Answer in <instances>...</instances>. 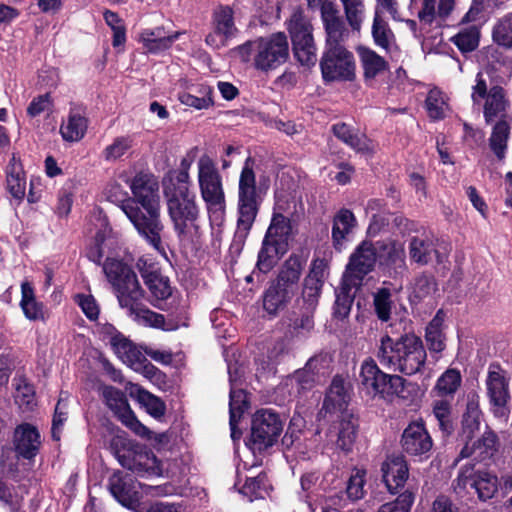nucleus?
Wrapping results in <instances>:
<instances>
[{
    "label": "nucleus",
    "instance_id": "nucleus-1",
    "mask_svg": "<svg viewBox=\"0 0 512 512\" xmlns=\"http://www.w3.org/2000/svg\"><path fill=\"white\" fill-rule=\"evenodd\" d=\"M375 356L384 368L406 376L421 372L427 359L423 341L414 332H386L380 337Z\"/></svg>",
    "mask_w": 512,
    "mask_h": 512
},
{
    "label": "nucleus",
    "instance_id": "nucleus-2",
    "mask_svg": "<svg viewBox=\"0 0 512 512\" xmlns=\"http://www.w3.org/2000/svg\"><path fill=\"white\" fill-rule=\"evenodd\" d=\"M255 159L247 157L238 181L237 196V220L236 230L230 245V249L240 252L253 228V225L260 212L263 202V195L266 193L262 180L257 186L256 174L254 171Z\"/></svg>",
    "mask_w": 512,
    "mask_h": 512
},
{
    "label": "nucleus",
    "instance_id": "nucleus-3",
    "mask_svg": "<svg viewBox=\"0 0 512 512\" xmlns=\"http://www.w3.org/2000/svg\"><path fill=\"white\" fill-rule=\"evenodd\" d=\"M189 178L187 169H180L162 181L168 214L178 237L184 236L189 228L198 229L200 210L195 193L189 189Z\"/></svg>",
    "mask_w": 512,
    "mask_h": 512
},
{
    "label": "nucleus",
    "instance_id": "nucleus-4",
    "mask_svg": "<svg viewBox=\"0 0 512 512\" xmlns=\"http://www.w3.org/2000/svg\"><path fill=\"white\" fill-rule=\"evenodd\" d=\"M292 223L282 213H274L258 251L254 274H268L289 250Z\"/></svg>",
    "mask_w": 512,
    "mask_h": 512
},
{
    "label": "nucleus",
    "instance_id": "nucleus-5",
    "mask_svg": "<svg viewBox=\"0 0 512 512\" xmlns=\"http://www.w3.org/2000/svg\"><path fill=\"white\" fill-rule=\"evenodd\" d=\"M238 49L244 61L252 56L254 68L262 72L275 70L289 59V43L284 32L247 41Z\"/></svg>",
    "mask_w": 512,
    "mask_h": 512
},
{
    "label": "nucleus",
    "instance_id": "nucleus-6",
    "mask_svg": "<svg viewBox=\"0 0 512 512\" xmlns=\"http://www.w3.org/2000/svg\"><path fill=\"white\" fill-rule=\"evenodd\" d=\"M121 209L144 242L168 259L166 247L162 241L164 224L160 217V207L140 208L133 200H123Z\"/></svg>",
    "mask_w": 512,
    "mask_h": 512
},
{
    "label": "nucleus",
    "instance_id": "nucleus-7",
    "mask_svg": "<svg viewBox=\"0 0 512 512\" xmlns=\"http://www.w3.org/2000/svg\"><path fill=\"white\" fill-rule=\"evenodd\" d=\"M103 271L115 290L121 308L133 307V303L144 298L137 275L127 263L115 258H107L103 263Z\"/></svg>",
    "mask_w": 512,
    "mask_h": 512
},
{
    "label": "nucleus",
    "instance_id": "nucleus-8",
    "mask_svg": "<svg viewBox=\"0 0 512 512\" xmlns=\"http://www.w3.org/2000/svg\"><path fill=\"white\" fill-rule=\"evenodd\" d=\"M198 184L208 213L222 216L226 210V196L222 176L216 163L208 155L198 160Z\"/></svg>",
    "mask_w": 512,
    "mask_h": 512
},
{
    "label": "nucleus",
    "instance_id": "nucleus-9",
    "mask_svg": "<svg viewBox=\"0 0 512 512\" xmlns=\"http://www.w3.org/2000/svg\"><path fill=\"white\" fill-rule=\"evenodd\" d=\"M359 377L363 389L368 394L378 395L383 399L400 395L406 382L398 374H388L382 371L371 357L362 362Z\"/></svg>",
    "mask_w": 512,
    "mask_h": 512
},
{
    "label": "nucleus",
    "instance_id": "nucleus-10",
    "mask_svg": "<svg viewBox=\"0 0 512 512\" xmlns=\"http://www.w3.org/2000/svg\"><path fill=\"white\" fill-rule=\"evenodd\" d=\"M283 431L280 415L272 409H259L252 416L251 434L246 445L253 451L263 452L272 447Z\"/></svg>",
    "mask_w": 512,
    "mask_h": 512
},
{
    "label": "nucleus",
    "instance_id": "nucleus-11",
    "mask_svg": "<svg viewBox=\"0 0 512 512\" xmlns=\"http://www.w3.org/2000/svg\"><path fill=\"white\" fill-rule=\"evenodd\" d=\"M319 66L324 83L350 82L356 78L354 55L345 46L324 47Z\"/></svg>",
    "mask_w": 512,
    "mask_h": 512
},
{
    "label": "nucleus",
    "instance_id": "nucleus-12",
    "mask_svg": "<svg viewBox=\"0 0 512 512\" xmlns=\"http://www.w3.org/2000/svg\"><path fill=\"white\" fill-rule=\"evenodd\" d=\"M476 83L472 87V100L474 104L483 102V116L487 124L496 119L506 120L510 108V101L506 91L499 85L488 89L487 83L481 73L476 76Z\"/></svg>",
    "mask_w": 512,
    "mask_h": 512
},
{
    "label": "nucleus",
    "instance_id": "nucleus-13",
    "mask_svg": "<svg viewBox=\"0 0 512 512\" xmlns=\"http://www.w3.org/2000/svg\"><path fill=\"white\" fill-rule=\"evenodd\" d=\"M498 489V481L495 475L484 471H475L473 465H465L461 468L456 479L454 490L461 494L472 492L478 495L482 501L491 499Z\"/></svg>",
    "mask_w": 512,
    "mask_h": 512
},
{
    "label": "nucleus",
    "instance_id": "nucleus-14",
    "mask_svg": "<svg viewBox=\"0 0 512 512\" xmlns=\"http://www.w3.org/2000/svg\"><path fill=\"white\" fill-rule=\"evenodd\" d=\"M487 395L491 404L492 413L496 418L507 421L510 409L509 380L505 371L499 365H490L486 379Z\"/></svg>",
    "mask_w": 512,
    "mask_h": 512
},
{
    "label": "nucleus",
    "instance_id": "nucleus-15",
    "mask_svg": "<svg viewBox=\"0 0 512 512\" xmlns=\"http://www.w3.org/2000/svg\"><path fill=\"white\" fill-rule=\"evenodd\" d=\"M376 264H378L376 243L363 240L350 255L343 277L354 284L362 285L364 278L374 270Z\"/></svg>",
    "mask_w": 512,
    "mask_h": 512
},
{
    "label": "nucleus",
    "instance_id": "nucleus-16",
    "mask_svg": "<svg viewBox=\"0 0 512 512\" xmlns=\"http://www.w3.org/2000/svg\"><path fill=\"white\" fill-rule=\"evenodd\" d=\"M378 268L390 278L396 279L407 270L404 245L396 240L376 241Z\"/></svg>",
    "mask_w": 512,
    "mask_h": 512
},
{
    "label": "nucleus",
    "instance_id": "nucleus-17",
    "mask_svg": "<svg viewBox=\"0 0 512 512\" xmlns=\"http://www.w3.org/2000/svg\"><path fill=\"white\" fill-rule=\"evenodd\" d=\"M400 445L403 452L411 457H418L419 460L429 457L433 441L421 418L411 421L403 430Z\"/></svg>",
    "mask_w": 512,
    "mask_h": 512
},
{
    "label": "nucleus",
    "instance_id": "nucleus-18",
    "mask_svg": "<svg viewBox=\"0 0 512 512\" xmlns=\"http://www.w3.org/2000/svg\"><path fill=\"white\" fill-rule=\"evenodd\" d=\"M329 264L325 258H315L310 264V269L303 281L302 299L304 306L310 310H316L322 288L329 272Z\"/></svg>",
    "mask_w": 512,
    "mask_h": 512
},
{
    "label": "nucleus",
    "instance_id": "nucleus-19",
    "mask_svg": "<svg viewBox=\"0 0 512 512\" xmlns=\"http://www.w3.org/2000/svg\"><path fill=\"white\" fill-rule=\"evenodd\" d=\"M13 450L18 459L33 461L41 448V435L38 428L28 422L18 424L12 437Z\"/></svg>",
    "mask_w": 512,
    "mask_h": 512
},
{
    "label": "nucleus",
    "instance_id": "nucleus-20",
    "mask_svg": "<svg viewBox=\"0 0 512 512\" xmlns=\"http://www.w3.org/2000/svg\"><path fill=\"white\" fill-rule=\"evenodd\" d=\"M133 197L125 200H133L140 208L160 207L159 183L151 173L138 172L130 183Z\"/></svg>",
    "mask_w": 512,
    "mask_h": 512
},
{
    "label": "nucleus",
    "instance_id": "nucleus-21",
    "mask_svg": "<svg viewBox=\"0 0 512 512\" xmlns=\"http://www.w3.org/2000/svg\"><path fill=\"white\" fill-rule=\"evenodd\" d=\"M382 480L391 494H397L409 477V467L405 456L392 453L381 464Z\"/></svg>",
    "mask_w": 512,
    "mask_h": 512
},
{
    "label": "nucleus",
    "instance_id": "nucleus-22",
    "mask_svg": "<svg viewBox=\"0 0 512 512\" xmlns=\"http://www.w3.org/2000/svg\"><path fill=\"white\" fill-rule=\"evenodd\" d=\"M333 3H323L321 6V19L325 30V46H344L348 30L342 17Z\"/></svg>",
    "mask_w": 512,
    "mask_h": 512
},
{
    "label": "nucleus",
    "instance_id": "nucleus-23",
    "mask_svg": "<svg viewBox=\"0 0 512 512\" xmlns=\"http://www.w3.org/2000/svg\"><path fill=\"white\" fill-rule=\"evenodd\" d=\"M333 135L358 154L373 155V141L365 133L345 122H337L331 126Z\"/></svg>",
    "mask_w": 512,
    "mask_h": 512
},
{
    "label": "nucleus",
    "instance_id": "nucleus-24",
    "mask_svg": "<svg viewBox=\"0 0 512 512\" xmlns=\"http://www.w3.org/2000/svg\"><path fill=\"white\" fill-rule=\"evenodd\" d=\"M182 32H168L163 26L147 28L139 35V42L147 53L159 54L170 49Z\"/></svg>",
    "mask_w": 512,
    "mask_h": 512
},
{
    "label": "nucleus",
    "instance_id": "nucleus-25",
    "mask_svg": "<svg viewBox=\"0 0 512 512\" xmlns=\"http://www.w3.org/2000/svg\"><path fill=\"white\" fill-rule=\"evenodd\" d=\"M349 403V395L345 387V380L341 375H335L331 384L325 394L322 408L319 412L320 415L336 414L343 416L344 412H349L347 406Z\"/></svg>",
    "mask_w": 512,
    "mask_h": 512
},
{
    "label": "nucleus",
    "instance_id": "nucleus-26",
    "mask_svg": "<svg viewBox=\"0 0 512 512\" xmlns=\"http://www.w3.org/2000/svg\"><path fill=\"white\" fill-rule=\"evenodd\" d=\"M357 225L354 213L347 208H341L333 217L331 239L332 246L341 252L348 241V236Z\"/></svg>",
    "mask_w": 512,
    "mask_h": 512
},
{
    "label": "nucleus",
    "instance_id": "nucleus-27",
    "mask_svg": "<svg viewBox=\"0 0 512 512\" xmlns=\"http://www.w3.org/2000/svg\"><path fill=\"white\" fill-rule=\"evenodd\" d=\"M286 26L291 43L315 41L313 25L301 7L294 9L290 18L286 21Z\"/></svg>",
    "mask_w": 512,
    "mask_h": 512
},
{
    "label": "nucleus",
    "instance_id": "nucleus-28",
    "mask_svg": "<svg viewBox=\"0 0 512 512\" xmlns=\"http://www.w3.org/2000/svg\"><path fill=\"white\" fill-rule=\"evenodd\" d=\"M294 290L281 285L278 282L272 283L263 294V308L271 316H276L280 310L286 308L292 299Z\"/></svg>",
    "mask_w": 512,
    "mask_h": 512
},
{
    "label": "nucleus",
    "instance_id": "nucleus-29",
    "mask_svg": "<svg viewBox=\"0 0 512 512\" xmlns=\"http://www.w3.org/2000/svg\"><path fill=\"white\" fill-rule=\"evenodd\" d=\"M464 441L465 445L460 451L461 458L472 456L474 460L485 461L486 459L491 458L496 451L497 437L491 431L485 432L482 438L477 442H473L471 446L469 445L471 440Z\"/></svg>",
    "mask_w": 512,
    "mask_h": 512
},
{
    "label": "nucleus",
    "instance_id": "nucleus-30",
    "mask_svg": "<svg viewBox=\"0 0 512 512\" xmlns=\"http://www.w3.org/2000/svg\"><path fill=\"white\" fill-rule=\"evenodd\" d=\"M481 411L479 408V396L475 392L467 394L466 409L462 418V439L472 440L479 430Z\"/></svg>",
    "mask_w": 512,
    "mask_h": 512
},
{
    "label": "nucleus",
    "instance_id": "nucleus-31",
    "mask_svg": "<svg viewBox=\"0 0 512 512\" xmlns=\"http://www.w3.org/2000/svg\"><path fill=\"white\" fill-rule=\"evenodd\" d=\"M6 188L10 195L21 202L26 195V176L22 164L13 155L6 168Z\"/></svg>",
    "mask_w": 512,
    "mask_h": 512
},
{
    "label": "nucleus",
    "instance_id": "nucleus-32",
    "mask_svg": "<svg viewBox=\"0 0 512 512\" xmlns=\"http://www.w3.org/2000/svg\"><path fill=\"white\" fill-rule=\"evenodd\" d=\"M359 428L358 418L351 412H344L343 416H339L337 446L345 451L350 452L356 441Z\"/></svg>",
    "mask_w": 512,
    "mask_h": 512
},
{
    "label": "nucleus",
    "instance_id": "nucleus-33",
    "mask_svg": "<svg viewBox=\"0 0 512 512\" xmlns=\"http://www.w3.org/2000/svg\"><path fill=\"white\" fill-rule=\"evenodd\" d=\"M20 307L24 316L30 321H45L44 304L35 296L33 285L24 281L21 284Z\"/></svg>",
    "mask_w": 512,
    "mask_h": 512
},
{
    "label": "nucleus",
    "instance_id": "nucleus-34",
    "mask_svg": "<svg viewBox=\"0 0 512 512\" xmlns=\"http://www.w3.org/2000/svg\"><path fill=\"white\" fill-rule=\"evenodd\" d=\"M88 119L79 111L71 109L67 122L60 126V134L66 142H79L86 134Z\"/></svg>",
    "mask_w": 512,
    "mask_h": 512
},
{
    "label": "nucleus",
    "instance_id": "nucleus-35",
    "mask_svg": "<svg viewBox=\"0 0 512 512\" xmlns=\"http://www.w3.org/2000/svg\"><path fill=\"white\" fill-rule=\"evenodd\" d=\"M138 444L136 441L129 439L125 432H122L110 439L109 450L123 468L130 467L132 463L130 458L133 456L135 449L138 448Z\"/></svg>",
    "mask_w": 512,
    "mask_h": 512
},
{
    "label": "nucleus",
    "instance_id": "nucleus-36",
    "mask_svg": "<svg viewBox=\"0 0 512 512\" xmlns=\"http://www.w3.org/2000/svg\"><path fill=\"white\" fill-rule=\"evenodd\" d=\"M444 319L445 312L443 309H439L426 327L425 340L431 352H442L446 347V337L442 329Z\"/></svg>",
    "mask_w": 512,
    "mask_h": 512
},
{
    "label": "nucleus",
    "instance_id": "nucleus-37",
    "mask_svg": "<svg viewBox=\"0 0 512 512\" xmlns=\"http://www.w3.org/2000/svg\"><path fill=\"white\" fill-rule=\"evenodd\" d=\"M359 286L343 277L340 287L335 290L336 298L333 306V316L335 318L343 320L349 316L354 302V296L351 293L352 288Z\"/></svg>",
    "mask_w": 512,
    "mask_h": 512
},
{
    "label": "nucleus",
    "instance_id": "nucleus-38",
    "mask_svg": "<svg viewBox=\"0 0 512 512\" xmlns=\"http://www.w3.org/2000/svg\"><path fill=\"white\" fill-rule=\"evenodd\" d=\"M124 309H127L128 315L138 324L156 329H164V315L147 308L142 303V300L135 301L132 308L125 307Z\"/></svg>",
    "mask_w": 512,
    "mask_h": 512
},
{
    "label": "nucleus",
    "instance_id": "nucleus-39",
    "mask_svg": "<svg viewBox=\"0 0 512 512\" xmlns=\"http://www.w3.org/2000/svg\"><path fill=\"white\" fill-rule=\"evenodd\" d=\"M213 30L223 40L231 39L237 31L234 23V11L230 6H219L212 15Z\"/></svg>",
    "mask_w": 512,
    "mask_h": 512
},
{
    "label": "nucleus",
    "instance_id": "nucleus-40",
    "mask_svg": "<svg viewBox=\"0 0 512 512\" xmlns=\"http://www.w3.org/2000/svg\"><path fill=\"white\" fill-rule=\"evenodd\" d=\"M102 397L106 406L113 412L114 416L120 420L123 415L131 411L126 394L111 385H106L102 389Z\"/></svg>",
    "mask_w": 512,
    "mask_h": 512
},
{
    "label": "nucleus",
    "instance_id": "nucleus-41",
    "mask_svg": "<svg viewBox=\"0 0 512 512\" xmlns=\"http://www.w3.org/2000/svg\"><path fill=\"white\" fill-rule=\"evenodd\" d=\"M304 261L300 255L291 254L288 259L284 262L276 282L281 285L293 289L300 279Z\"/></svg>",
    "mask_w": 512,
    "mask_h": 512
},
{
    "label": "nucleus",
    "instance_id": "nucleus-42",
    "mask_svg": "<svg viewBox=\"0 0 512 512\" xmlns=\"http://www.w3.org/2000/svg\"><path fill=\"white\" fill-rule=\"evenodd\" d=\"M150 293V303L163 310V304L172 295L170 279L163 273L144 283Z\"/></svg>",
    "mask_w": 512,
    "mask_h": 512
},
{
    "label": "nucleus",
    "instance_id": "nucleus-43",
    "mask_svg": "<svg viewBox=\"0 0 512 512\" xmlns=\"http://www.w3.org/2000/svg\"><path fill=\"white\" fill-rule=\"evenodd\" d=\"M510 130L511 127L507 120H498L492 128L489 137V147L499 160L505 158Z\"/></svg>",
    "mask_w": 512,
    "mask_h": 512
},
{
    "label": "nucleus",
    "instance_id": "nucleus-44",
    "mask_svg": "<svg viewBox=\"0 0 512 512\" xmlns=\"http://www.w3.org/2000/svg\"><path fill=\"white\" fill-rule=\"evenodd\" d=\"M114 353L124 362L130 365L146 361L141 351L123 333L111 344Z\"/></svg>",
    "mask_w": 512,
    "mask_h": 512
},
{
    "label": "nucleus",
    "instance_id": "nucleus-45",
    "mask_svg": "<svg viewBox=\"0 0 512 512\" xmlns=\"http://www.w3.org/2000/svg\"><path fill=\"white\" fill-rule=\"evenodd\" d=\"M358 53L366 79H374L380 72L387 69V62L375 51L366 47H359Z\"/></svg>",
    "mask_w": 512,
    "mask_h": 512
},
{
    "label": "nucleus",
    "instance_id": "nucleus-46",
    "mask_svg": "<svg viewBox=\"0 0 512 512\" xmlns=\"http://www.w3.org/2000/svg\"><path fill=\"white\" fill-rule=\"evenodd\" d=\"M109 489L112 496L124 507L134 510L139 505V497L122 478L111 480Z\"/></svg>",
    "mask_w": 512,
    "mask_h": 512
},
{
    "label": "nucleus",
    "instance_id": "nucleus-47",
    "mask_svg": "<svg viewBox=\"0 0 512 512\" xmlns=\"http://www.w3.org/2000/svg\"><path fill=\"white\" fill-rule=\"evenodd\" d=\"M394 302L388 287H380L373 294V308L375 315L381 322H388L391 318Z\"/></svg>",
    "mask_w": 512,
    "mask_h": 512
},
{
    "label": "nucleus",
    "instance_id": "nucleus-48",
    "mask_svg": "<svg viewBox=\"0 0 512 512\" xmlns=\"http://www.w3.org/2000/svg\"><path fill=\"white\" fill-rule=\"evenodd\" d=\"M137 399L141 405H143L147 413L154 419H161L166 413V404L158 396L151 392L139 388L137 391Z\"/></svg>",
    "mask_w": 512,
    "mask_h": 512
},
{
    "label": "nucleus",
    "instance_id": "nucleus-49",
    "mask_svg": "<svg viewBox=\"0 0 512 512\" xmlns=\"http://www.w3.org/2000/svg\"><path fill=\"white\" fill-rule=\"evenodd\" d=\"M292 52L296 61L307 68L314 67L317 63V46L315 41L291 43Z\"/></svg>",
    "mask_w": 512,
    "mask_h": 512
},
{
    "label": "nucleus",
    "instance_id": "nucleus-50",
    "mask_svg": "<svg viewBox=\"0 0 512 512\" xmlns=\"http://www.w3.org/2000/svg\"><path fill=\"white\" fill-rule=\"evenodd\" d=\"M444 105H446V102L442 91L438 88L431 89L425 99V109L428 117L434 121L444 119Z\"/></svg>",
    "mask_w": 512,
    "mask_h": 512
},
{
    "label": "nucleus",
    "instance_id": "nucleus-51",
    "mask_svg": "<svg viewBox=\"0 0 512 512\" xmlns=\"http://www.w3.org/2000/svg\"><path fill=\"white\" fill-rule=\"evenodd\" d=\"M437 252L433 249L432 243L419 237H412L409 243V254L412 261L418 264H427L430 261L431 252Z\"/></svg>",
    "mask_w": 512,
    "mask_h": 512
},
{
    "label": "nucleus",
    "instance_id": "nucleus-52",
    "mask_svg": "<svg viewBox=\"0 0 512 512\" xmlns=\"http://www.w3.org/2000/svg\"><path fill=\"white\" fill-rule=\"evenodd\" d=\"M451 40L461 52H471L478 46L479 30L476 26H471L459 32Z\"/></svg>",
    "mask_w": 512,
    "mask_h": 512
},
{
    "label": "nucleus",
    "instance_id": "nucleus-53",
    "mask_svg": "<svg viewBox=\"0 0 512 512\" xmlns=\"http://www.w3.org/2000/svg\"><path fill=\"white\" fill-rule=\"evenodd\" d=\"M119 421L129 430H131L135 435L143 439H156L154 432L151 431L148 427H146L138 420L133 410L128 411V413L126 415H123V417ZM162 437H164V434H160L157 436V438H159V441H161Z\"/></svg>",
    "mask_w": 512,
    "mask_h": 512
},
{
    "label": "nucleus",
    "instance_id": "nucleus-54",
    "mask_svg": "<svg viewBox=\"0 0 512 512\" xmlns=\"http://www.w3.org/2000/svg\"><path fill=\"white\" fill-rule=\"evenodd\" d=\"M132 145L133 139L130 136L116 137L113 143L103 150V158L108 162L116 161L121 158Z\"/></svg>",
    "mask_w": 512,
    "mask_h": 512
},
{
    "label": "nucleus",
    "instance_id": "nucleus-55",
    "mask_svg": "<svg viewBox=\"0 0 512 512\" xmlns=\"http://www.w3.org/2000/svg\"><path fill=\"white\" fill-rule=\"evenodd\" d=\"M493 40L506 48L512 47V13L502 18L493 29Z\"/></svg>",
    "mask_w": 512,
    "mask_h": 512
},
{
    "label": "nucleus",
    "instance_id": "nucleus-56",
    "mask_svg": "<svg viewBox=\"0 0 512 512\" xmlns=\"http://www.w3.org/2000/svg\"><path fill=\"white\" fill-rule=\"evenodd\" d=\"M437 289L435 277L431 273H422L414 280L413 295L415 298L422 300L434 293Z\"/></svg>",
    "mask_w": 512,
    "mask_h": 512
},
{
    "label": "nucleus",
    "instance_id": "nucleus-57",
    "mask_svg": "<svg viewBox=\"0 0 512 512\" xmlns=\"http://www.w3.org/2000/svg\"><path fill=\"white\" fill-rule=\"evenodd\" d=\"M414 499V494L406 490L400 493L394 501L382 504L378 512H410Z\"/></svg>",
    "mask_w": 512,
    "mask_h": 512
},
{
    "label": "nucleus",
    "instance_id": "nucleus-58",
    "mask_svg": "<svg viewBox=\"0 0 512 512\" xmlns=\"http://www.w3.org/2000/svg\"><path fill=\"white\" fill-rule=\"evenodd\" d=\"M388 24L383 20L378 9L375 10V15L372 24V36L377 46L388 49L389 39L388 33H390Z\"/></svg>",
    "mask_w": 512,
    "mask_h": 512
},
{
    "label": "nucleus",
    "instance_id": "nucleus-59",
    "mask_svg": "<svg viewBox=\"0 0 512 512\" xmlns=\"http://www.w3.org/2000/svg\"><path fill=\"white\" fill-rule=\"evenodd\" d=\"M106 238V230L100 229L95 233L91 244L86 248V257L97 265L102 264V259L104 257L103 245Z\"/></svg>",
    "mask_w": 512,
    "mask_h": 512
},
{
    "label": "nucleus",
    "instance_id": "nucleus-60",
    "mask_svg": "<svg viewBox=\"0 0 512 512\" xmlns=\"http://www.w3.org/2000/svg\"><path fill=\"white\" fill-rule=\"evenodd\" d=\"M74 301L90 321H95L98 319L100 308L93 295L83 293L76 294Z\"/></svg>",
    "mask_w": 512,
    "mask_h": 512
},
{
    "label": "nucleus",
    "instance_id": "nucleus-61",
    "mask_svg": "<svg viewBox=\"0 0 512 512\" xmlns=\"http://www.w3.org/2000/svg\"><path fill=\"white\" fill-rule=\"evenodd\" d=\"M136 267L144 281H150L151 279L157 277L162 274L161 267L159 263L154 261L152 258L140 257L137 260Z\"/></svg>",
    "mask_w": 512,
    "mask_h": 512
},
{
    "label": "nucleus",
    "instance_id": "nucleus-62",
    "mask_svg": "<svg viewBox=\"0 0 512 512\" xmlns=\"http://www.w3.org/2000/svg\"><path fill=\"white\" fill-rule=\"evenodd\" d=\"M150 454H152V452L147 451L145 446L138 444V448L135 449L133 456L130 458L133 463H131L130 467H125V469L135 473L147 471Z\"/></svg>",
    "mask_w": 512,
    "mask_h": 512
},
{
    "label": "nucleus",
    "instance_id": "nucleus-63",
    "mask_svg": "<svg viewBox=\"0 0 512 512\" xmlns=\"http://www.w3.org/2000/svg\"><path fill=\"white\" fill-rule=\"evenodd\" d=\"M178 100L181 104L197 110L208 109L214 106V100L212 97H207L206 99H204V97L197 98V96H194V93L189 91L178 93Z\"/></svg>",
    "mask_w": 512,
    "mask_h": 512
},
{
    "label": "nucleus",
    "instance_id": "nucleus-64",
    "mask_svg": "<svg viewBox=\"0 0 512 512\" xmlns=\"http://www.w3.org/2000/svg\"><path fill=\"white\" fill-rule=\"evenodd\" d=\"M53 102L50 93H45L34 97L27 107V115L34 118L52 106Z\"/></svg>",
    "mask_w": 512,
    "mask_h": 512
}]
</instances>
